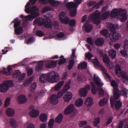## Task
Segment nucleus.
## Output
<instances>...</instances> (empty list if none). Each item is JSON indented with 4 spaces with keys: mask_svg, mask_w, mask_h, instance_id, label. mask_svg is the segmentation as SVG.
Wrapping results in <instances>:
<instances>
[{
    "mask_svg": "<svg viewBox=\"0 0 128 128\" xmlns=\"http://www.w3.org/2000/svg\"><path fill=\"white\" fill-rule=\"evenodd\" d=\"M59 79V76L57 72L52 71L46 74L41 75L40 77L39 80L42 83H45L47 80L49 82L54 83L58 82Z\"/></svg>",
    "mask_w": 128,
    "mask_h": 128,
    "instance_id": "1",
    "label": "nucleus"
},
{
    "mask_svg": "<svg viewBox=\"0 0 128 128\" xmlns=\"http://www.w3.org/2000/svg\"><path fill=\"white\" fill-rule=\"evenodd\" d=\"M30 4L29 2H28L25 6V12L28 14L30 13V15L26 16H24L22 14L20 16L22 19L24 18L28 19V20L30 21L32 19V6H30Z\"/></svg>",
    "mask_w": 128,
    "mask_h": 128,
    "instance_id": "3",
    "label": "nucleus"
},
{
    "mask_svg": "<svg viewBox=\"0 0 128 128\" xmlns=\"http://www.w3.org/2000/svg\"><path fill=\"white\" fill-rule=\"evenodd\" d=\"M76 9H74L70 11V14L71 16L74 17L76 16Z\"/></svg>",
    "mask_w": 128,
    "mask_h": 128,
    "instance_id": "55",
    "label": "nucleus"
},
{
    "mask_svg": "<svg viewBox=\"0 0 128 128\" xmlns=\"http://www.w3.org/2000/svg\"><path fill=\"white\" fill-rule=\"evenodd\" d=\"M120 36L118 33L116 32H113L109 35V37L110 39L112 41H115L119 39Z\"/></svg>",
    "mask_w": 128,
    "mask_h": 128,
    "instance_id": "12",
    "label": "nucleus"
},
{
    "mask_svg": "<svg viewBox=\"0 0 128 128\" xmlns=\"http://www.w3.org/2000/svg\"><path fill=\"white\" fill-rule=\"evenodd\" d=\"M51 10V8L49 6H46L43 8L42 10V12L44 13H45L48 11H50Z\"/></svg>",
    "mask_w": 128,
    "mask_h": 128,
    "instance_id": "62",
    "label": "nucleus"
},
{
    "mask_svg": "<svg viewBox=\"0 0 128 128\" xmlns=\"http://www.w3.org/2000/svg\"><path fill=\"white\" fill-rule=\"evenodd\" d=\"M60 58L62 59L60 60L58 62V64L59 65H61L62 64H64L66 61V58H64L63 56H61L60 57Z\"/></svg>",
    "mask_w": 128,
    "mask_h": 128,
    "instance_id": "51",
    "label": "nucleus"
},
{
    "mask_svg": "<svg viewBox=\"0 0 128 128\" xmlns=\"http://www.w3.org/2000/svg\"><path fill=\"white\" fill-rule=\"evenodd\" d=\"M18 19V18H16L14 19L11 22V24L12 22H14V29L18 28L20 24V22L19 21H17Z\"/></svg>",
    "mask_w": 128,
    "mask_h": 128,
    "instance_id": "35",
    "label": "nucleus"
},
{
    "mask_svg": "<svg viewBox=\"0 0 128 128\" xmlns=\"http://www.w3.org/2000/svg\"><path fill=\"white\" fill-rule=\"evenodd\" d=\"M104 42V40L102 38H99L96 40L95 42L96 45L100 46L103 44Z\"/></svg>",
    "mask_w": 128,
    "mask_h": 128,
    "instance_id": "31",
    "label": "nucleus"
},
{
    "mask_svg": "<svg viewBox=\"0 0 128 128\" xmlns=\"http://www.w3.org/2000/svg\"><path fill=\"white\" fill-rule=\"evenodd\" d=\"M100 12L98 10H96L93 14L90 15L89 18L91 20L97 25H98L100 23L101 20Z\"/></svg>",
    "mask_w": 128,
    "mask_h": 128,
    "instance_id": "2",
    "label": "nucleus"
},
{
    "mask_svg": "<svg viewBox=\"0 0 128 128\" xmlns=\"http://www.w3.org/2000/svg\"><path fill=\"white\" fill-rule=\"evenodd\" d=\"M76 50L75 49L72 50V56L71 57V60H70L69 62V64L68 68V70H70L74 64V58L75 56V52Z\"/></svg>",
    "mask_w": 128,
    "mask_h": 128,
    "instance_id": "10",
    "label": "nucleus"
},
{
    "mask_svg": "<svg viewBox=\"0 0 128 128\" xmlns=\"http://www.w3.org/2000/svg\"><path fill=\"white\" fill-rule=\"evenodd\" d=\"M39 114V112L38 110L32 109V118L37 117L38 116Z\"/></svg>",
    "mask_w": 128,
    "mask_h": 128,
    "instance_id": "49",
    "label": "nucleus"
},
{
    "mask_svg": "<svg viewBox=\"0 0 128 128\" xmlns=\"http://www.w3.org/2000/svg\"><path fill=\"white\" fill-rule=\"evenodd\" d=\"M43 63L42 61L38 62V64L36 66V70L37 71H39L43 69Z\"/></svg>",
    "mask_w": 128,
    "mask_h": 128,
    "instance_id": "28",
    "label": "nucleus"
},
{
    "mask_svg": "<svg viewBox=\"0 0 128 128\" xmlns=\"http://www.w3.org/2000/svg\"><path fill=\"white\" fill-rule=\"evenodd\" d=\"M78 6L74 2H70L67 3L66 4V7L70 9L72 8H76Z\"/></svg>",
    "mask_w": 128,
    "mask_h": 128,
    "instance_id": "24",
    "label": "nucleus"
},
{
    "mask_svg": "<svg viewBox=\"0 0 128 128\" xmlns=\"http://www.w3.org/2000/svg\"><path fill=\"white\" fill-rule=\"evenodd\" d=\"M100 34L105 36L106 37H107L110 35L108 33V30L106 29H103L100 31Z\"/></svg>",
    "mask_w": 128,
    "mask_h": 128,
    "instance_id": "42",
    "label": "nucleus"
},
{
    "mask_svg": "<svg viewBox=\"0 0 128 128\" xmlns=\"http://www.w3.org/2000/svg\"><path fill=\"white\" fill-rule=\"evenodd\" d=\"M113 97H112L113 99L117 100L118 99L120 96V91L118 88H114L113 89Z\"/></svg>",
    "mask_w": 128,
    "mask_h": 128,
    "instance_id": "11",
    "label": "nucleus"
},
{
    "mask_svg": "<svg viewBox=\"0 0 128 128\" xmlns=\"http://www.w3.org/2000/svg\"><path fill=\"white\" fill-rule=\"evenodd\" d=\"M99 67L100 70L102 71V73L105 75L106 78H108L109 80H111L110 77L107 73L105 68L101 65H100Z\"/></svg>",
    "mask_w": 128,
    "mask_h": 128,
    "instance_id": "22",
    "label": "nucleus"
},
{
    "mask_svg": "<svg viewBox=\"0 0 128 128\" xmlns=\"http://www.w3.org/2000/svg\"><path fill=\"white\" fill-rule=\"evenodd\" d=\"M126 49L124 48V49L121 50L120 52V53L122 56L125 57H127L128 56L127 54V51Z\"/></svg>",
    "mask_w": 128,
    "mask_h": 128,
    "instance_id": "54",
    "label": "nucleus"
},
{
    "mask_svg": "<svg viewBox=\"0 0 128 128\" xmlns=\"http://www.w3.org/2000/svg\"><path fill=\"white\" fill-rule=\"evenodd\" d=\"M14 78H18V80L20 81L24 79L26 75L25 73H23L21 74V73L19 70H16L12 74Z\"/></svg>",
    "mask_w": 128,
    "mask_h": 128,
    "instance_id": "7",
    "label": "nucleus"
},
{
    "mask_svg": "<svg viewBox=\"0 0 128 128\" xmlns=\"http://www.w3.org/2000/svg\"><path fill=\"white\" fill-rule=\"evenodd\" d=\"M109 55L112 59L114 58L116 56V52L115 50L111 49L108 51Z\"/></svg>",
    "mask_w": 128,
    "mask_h": 128,
    "instance_id": "33",
    "label": "nucleus"
},
{
    "mask_svg": "<svg viewBox=\"0 0 128 128\" xmlns=\"http://www.w3.org/2000/svg\"><path fill=\"white\" fill-rule=\"evenodd\" d=\"M71 83L70 80H69L68 82L63 87V91L64 92H66L70 88V85Z\"/></svg>",
    "mask_w": 128,
    "mask_h": 128,
    "instance_id": "34",
    "label": "nucleus"
},
{
    "mask_svg": "<svg viewBox=\"0 0 128 128\" xmlns=\"http://www.w3.org/2000/svg\"><path fill=\"white\" fill-rule=\"evenodd\" d=\"M38 24L40 26H41L43 25L44 27L46 28H50L52 27L51 20L47 17L45 18H43L42 22L40 21Z\"/></svg>",
    "mask_w": 128,
    "mask_h": 128,
    "instance_id": "5",
    "label": "nucleus"
},
{
    "mask_svg": "<svg viewBox=\"0 0 128 128\" xmlns=\"http://www.w3.org/2000/svg\"><path fill=\"white\" fill-rule=\"evenodd\" d=\"M110 13V12L108 11L103 13L101 15V19L103 20L106 19L109 16Z\"/></svg>",
    "mask_w": 128,
    "mask_h": 128,
    "instance_id": "45",
    "label": "nucleus"
},
{
    "mask_svg": "<svg viewBox=\"0 0 128 128\" xmlns=\"http://www.w3.org/2000/svg\"><path fill=\"white\" fill-rule=\"evenodd\" d=\"M18 102L19 104H23L26 102L27 98L24 95L21 94L17 98Z\"/></svg>",
    "mask_w": 128,
    "mask_h": 128,
    "instance_id": "15",
    "label": "nucleus"
},
{
    "mask_svg": "<svg viewBox=\"0 0 128 128\" xmlns=\"http://www.w3.org/2000/svg\"><path fill=\"white\" fill-rule=\"evenodd\" d=\"M76 22L74 20H70L69 22V26H73L75 25Z\"/></svg>",
    "mask_w": 128,
    "mask_h": 128,
    "instance_id": "63",
    "label": "nucleus"
},
{
    "mask_svg": "<svg viewBox=\"0 0 128 128\" xmlns=\"http://www.w3.org/2000/svg\"><path fill=\"white\" fill-rule=\"evenodd\" d=\"M58 100L57 95L53 94L52 95L50 99V102L53 105L56 104L58 102Z\"/></svg>",
    "mask_w": 128,
    "mask_h": 128,
    "instance_id": "17",
    "label": "nucleus"
},
{
    "mask_svg": "<svg viewBox=\"0 0 128 128\" xmlns=\"http://www.w3.org/2000/svg\"><path fill=\"white\" fill-rule=\"evenodd\" d=\"M83 102V100L81 98H79L76 101L75 105L78 107H80L82 105Z\"/></svg>",
    "mask_w": 128,
    "mask_h": 128,
    "instance_id": "36",
    "label": "nucleus"
},
{
    "mask_svg": "<svg viewBox=\"0 0 128 128\" xmlns=\"http://www.w3.org/2000/svg\"><path fill=\"white\" fill-rule=\"evenodd\" d=\"M104 62L107 64L109 63L110 60L109 58L106 54H104L102 57Z\"/></svg>",
    "mask_w": 128,
    "mask_h": 128,
    "instance_id": "40",
    "label": "nucleus"
},
{
    "mask_svg": "<svg viewBox=\"0 0 128 128\" xmlns=\"http://www.w3.org/2000/svg\"><path fill=\"white\" fill-rule=\"evenodd\" d=\"M77 111V110L74 108V104H70L66 108L64 113L66 115L70 114L71 117H74L76 115Z\"/></svg>",
    "mask_w": 128,
    "mask_h": 128,
    "instance_id": "4",
    "label": "nucleus"
},
{
    "mask_svg": "<svg viewBox=\"0 0 128 128\" xmlns=\"http://www.w3.org/2000/svg\"><path fill=\"white\" fill-rule=\"evenodd\" d=\"M10 99L8 97L6 99L4 104L5 107H7L10 104Z\"/></svg>",
    "mask_w": 128,
    "mask_h": 128,
    "instance_id": "57",
    "label": "nucleus"
},
{
    "mask_svg": "<svg viewBox=\"0 0 128 128\" xmlns=\"http://www.w3.org/2000/svg\"><path fill=\"white\" fill-rule=\"evenodd\" d=\"M72 97V93L69 92H67L64 96V100L65 102H69Z\"/></svg>",
    "mask_w": 128,
    "mask_h": 128,
    "instance_id": "18",
    "label": "nucleus"
},
{
    "mask_svg": "<svg viewBox=\"0 0 128 128\" xmlns=\"http://www.w3.org/2000/svg\"><path fill=\"white\" fill-rule=\"evenodd\" d=\"M120 19L121 21L124 22L127 19L126 14L124 13L121 14L120 17Z\"/></svg>",
    "mask_w": 128,
    "mask_h": 128,
    "instance_id": "46",
    "label": "nucleus"
},
{
    "mask_svg": "<svg viewBox=\"0 0 128 128\" xmlns=\"http://www.w3.org/2000/svg\"><path fill=\"white\" fill-rule=\"evenodd\" d=\"M90 86L89 85H87L84 88L80 89L79 92V94L80 96H86L87 94L88 90H90Z\"/></svg>",
    "mask_w": 128,
    "mask_h": 128,
    "instance_id": "8",
    "label": "nucleus"
},
{
    "mask_svg": "<svg viewBox=\"0 0 128 128\" xmlns=\"http://www.w3.org/2000/svg\"><path fill=\"white\" fill-rule=\"evenodd\" d=\"M23 30L22 26H20L18 28L14 29V34L16 35H20L22 33Z\"/></svg>",
    "mask_w": 128,
    "mask_h": 128,
    "instance_id": "26",
    "label": "nucleus"
},
{
    "mask_svg": "<svg viewBox=\"0 0 128 128\" xmlns=\"http://www.w3.org/2000/svg\"><path fill=\"white\" fill-rule=\"evenodd\" d=\"M117 16L118 15L117 13V9H116L112 10L110 16L114 18Z\"/></svg>",
    "mask_w": 128,
    "mask_h": 128,
    "instance_id": "50",
    "label": "nucleus"
},
{
    "mask_svg": "<svg viewBox=\"0 0 128 128\" xmlns=\"http://www.w3.org/2000/svg\"><path fill=\"white\" fill-rule=\"evenodd\" d=\"M96 52L99 55L100 57V58H101L104 55V53L100 49H96Z\"/></svg>",
    "mask_w": 128,
    "mask_h": 128,
    "instance_id": "60",
    "label": "nucleus"
},
{
    "mask_svg": "<svg viewBox=\"0 0 128 128\" xmlns=\"http://www.w3.org/2000/svg\"><path fill=\"white\" fill-rule=\"evenodd\" d=\"M56 64V61L50 60L47 62L45 64V66L46 68H50L55 67Z\"/></svg>",
    "mask_w": 128,
    "mask_h": 128,
    "instance_id": "13",
    "label": "nucleus"
},
{
    "mask_svg": "<svg viewBox=\"0 0 128 128\" xmlns=\"http://www.w3.org/2000/svg\"><path fill=\"white\" fill-rule=\"evenodd\" d=\"M108 100L105 98L103 100H101L99 102V104L100 106H103L104 105L106 104L107 103Z\"/></svg>",
    "mask_w": 128,
    "mask_h": 128,
    "instance_id": "48",
    "label": "nucleus"
},
{
    "mask_svg": "<svg viewBox=\"0 0 128 128\" xmlns=\"http://www.w3.org/2000/svg\"><path fill=\"white\" fill-rule=\"evenodd\" d=\"M6 113L8 116L12 117L14 116L15 112L13 109L10 108H8L6 110Z\"/></svg>",
    "mask_w": 128,
    "mask_h": 128,
    "instance_id": "21",
    "label": "nucleus"
},
{
    "mask_svg": "<svg viewBox=\"0 0 128 128\" xmlns=\"http://www.w3.org/2000/svg\"><path fill=\"white\" fill-rule=\"evenodd\" d=\"M93 103V99L90 97H88L85 102V104L88 106H91Z\"/></svg>",
    "mask_w": 128,
    "mask_h": 128,
    "instance_id": "25",
    "label": "nucleus"
},
{
    "mask_svg": "<svg viewBox=\"0 0 128 128\" xmlns=\"http://www.w3.org/2000/svg\"><path fill=\"white\" fill-rule=\"evenodd\" d=\"M39 9L36 6H32V19L39 15Z\"/></svg>",
    "mask_w": 128,
    "mask_h": 128,
    "instance_id": "19",
    "label": "nucleus"
},
{
    "mask_svg": "<svg viewBox=\"0 0 128 128\" xmlns=\"http://www.w3.org/2000/svg\"><path fill=\"white\" fill-rule=\"evenodd\" d=\"M124 47L125 49H128V40H126L124 41Z\"/></svg>",
    "mask_w": 128,
    "mask_h": 128,
    "instance_id": "64",
    "label": "nucleus"
},
{
    "mask_svg": "<svg viewBox=\"0 0 128 128\" xmlns=\"http://www.w3.org/2000/svg\"><path fill=\"white\" fill-rule=\"evenodd\" d=\"M54 120L53 119H51L50 120L48 124V128H53L54 125Z\"/></svg>",
    "mask_w": 128,
    "mask_h": 128,
    "instance_id": "53",
    "label": "nucleus"
},
{
    "mask_svg": "<svg viewBox=\"0 0 128 128\" xmlns=\"http://www.w3.org/2000/svg\"><path fill=\"white\" fill-rule=\"evenodd\" d=\"M63 118V116L61 114H58L56 118L55 122H56L59 124L61 123Z\"/></svg>",
    "mask_w": 128,
    "mask_h": 128,
    "instance_id": "32",
    "label": "nucleus"
},
{
    "mask_svg": "<svg viewBox=\"0 0 128 128\" xmlns=\"http://www.w3.org/2000/svg\"><path fill=\"white\" fill-rule=\"evenodd\" d=\"M64 83V81H62L58 82L54 87V89L56 91L59 90L63 86Z\"/></svg>",
    "mask_w": 128,
    "mask_h": 128,
    "instance_id": "27",
    "label": "nucleus"
},
{
    "mask_svg": "<svg viewBox=\"0 0 128 128\" xmlns=\"http://www.w3.org/2000/svg\"><path fill=\"white\" fill-rule=\"evenodd\" d=\"M12 66H9L7 68V70L8 72L6 70V69L5 68H4L2 70V73L4 74H5L6 76H8L10 75V71L11 69Z\"/></svg>",
    "mask_w": 128,
    "mask_h": 128,
    "instance_id": "39",
    "label": "nucleus"
},
{
    "mask_svg": "<svg viewBox=\"0 0 128 128\" xmlns=\"http://www.w3.org/2000/svg\"><path fill=\"white\" fill-rule=\"evenodd\" d=\"M4 82L8 86V88L9 87H11L13 86L14 85L13 81L11 80H7Z\"/></svg>",
    "mask_w": 128,
    "mask_h": 128,
    "instance_id": "38",
    "label": "nucleus"
},
{
    "mask_svg": "<svg viewBox=\"0 0 128 128\" xmlns=\"http://www.w3.org/2000/svg\"><path fill=\"white\" fill-rule=\"evenodd\" d=\"M8 86L4 82L0 84V92L4 93L6 92L8 90Z\"/></svg>",
    "mask_w": 128,
    "mask_h": 128,
    "instance_id": "20",
    "label": "nucleus"
},
{
    "mask_svg": "<svg viewBox=\"0 0 128 128\" xmlns=\"http://www.w3.org/2000/svg\"><path fill=\"white\" fill-rule=\"evenodd\" d=\"M92 62L96 66H98L99 65V63L97 58H95V59H92Z\"/></svg>",
    "mask_w": 128,
    "mask_h": 128,
    "instance_id": "58",
    "label": "nucleus"
},
{
    "mask_svg": "<svg viewBox=\"0 0 128 128\" xmlns=\"http://www.w3.org/2000/svg\"><path fill=\"white\" fill-rule=\"evenodd\" d=\"M121 76L124 79L126 80L128 76L126 74V72L125 71L122 72Z\"/></svg>",
    "mask_w": 128,
    "mask_h": 128,
    "instance_id": "59",
    "label": "nucleus"
},
{
    "mask_svg": "<svg viewBox=\"0 0 128 128\" xmlns=\"http://www.w3.org/2000/svg\"><path fill=\"white\" fill-rule=\"evenodd\" d=\"M66 13L64 12H60V18L62 23L67 24L69 23V18L66 16Z\"/></svg>",
    "mask_w": 128,
    "mask_h": 128,
    "instance_id": "9",
    "label": "nucleus"
},
{
    "mask_svg": "<svg viewBox=\"0 0 128 128\" xmlns=\"http://www.w3.org/2000/svg\"><path fill=\"white\" fill-rule=\"evenodd\" d=\"M100 122V118H94V126H96Z\"/></svg>",
    "mask_w": 128,
    "mask_h": 128,
    "instance_id": "56",
    "label": "nucleus"
},
{
    "mask_svg": "<svg viewBox=\"0 0 128 128\" xmlns=\"http://www.w3.org/2000/svg\"><path fill=\"white\" fill-rule=\"evenodd\" d=\"M116 72L117 74H120L122 72V70L120 65L116 64L115 65Z\"/></svg>",
    "mask_w": 128,
    "mask_h": 128,
    "instance_id": "47",
    "label": "nucleus"
},
{
    "mask_svg": "<svg viewBox=\"0 0 128 128\" xmlns=\"http://www.w3.org/2000/svg\"><path fill=\"white\" fill-rule=\"evenodd\" d=\"M99 95L100 96H102L104 95V92L103 90L101 88L98 89Z\"/></svg>",
    "mask_w": 128,
    "mask_h": 128,
    "instance_id": "61",
    "label": "nucleus"
},
{
    "mask_svg": "<svg viewBox=\"0 0 128 128\" xmlns=\"http://www.w3.org/2000/svg\"><path fill=\"white\" fill-rule=\"evenodd\" d=\"M48 116L45 114L42 113L39 116L40 120L42 122H45L47 120Z\"/></svg>",
    "mask_w": 128,
    "mask_h": 128,
    "instance_id": "29",
    "label": "nucleus"
},
{
    "mask_svg": "<svg viewBox=\"0 0 128 128\" xmlns=\"http://www.w3.org/2000/svg\"><path fill=\"white\" fill-rule=\"evenodd\" d=\"M107 27L111 33L115 32L118 28V26L117 25L113 24L110 23L108 24Z\"/></svg>",
    "mask_w": 128,
    "mask_h": 128,
    "instance_id": "14",
    "label": "nucleus"
},
{
    "mask_svg": "<svg viewBox=\"0 0 128 128\" xmlns=\"http://www.w3.org/2000/svg\"><path fill=\"white\" fill-rule=\"evenodd\" d=\"M111 106L113 108L114 106L115 109L116 110H119L120 109L122 106V103L120 100L115 101V99L110 98V99Z\"/></svg>",
    "mask_w": 128,
    "mask_h": 128,
    "instance_id": "6",
    "label": "nucleus"
},
{
    "mask_svg": "<svg viewBox=\"0 0 128 128\" xmlns=\"http://www.w3.org/2000/svg\"><path fill=\"white\" fill-rule=\"evenodd\" d=\"M10 122L11 125L13 127L15 128L17 126L16 122L14 118H11Z\"/></svg>",
    "mask_w": 128,
    "mask_h": 128,
    "instance_id": "44",
    "label": "nucleus"
},
{
    "mask_svg": "<svg viewBox=\"0 0 128 128\" xmlns=\"http://www.w3.org/2000/svg\"><path fill=\"white\" fill-rule=\"evenodd\" d=\"M111 85L114 88H118V84L117 82L115 80H112L110 82Z\"/></svg>",
    "mask_w": 128,
    "mask_h": 128,
    "instance_id": "52",
    "label": "nucleus"
},
{
    "mask_svg": "<svg viewBox=\"0 0 128 128\" xmlns=\"http://www.w3.org/2000/svg\"><path fill=\"white\" fill-rule=\"evenodd\" d=\"M90 84L92 86L91 91L92 93L94 94H96L97 93V90L98 89L96 88L93 82H91Z\"/></svg>",
    "mask_w": 128,
    "mask_h": 128,
    "instance_id": "30",
    "label": "nucleus"
},
{
    "mask_svg": "<svg viewBox=\"0 0 128 128\" xmlns=\"http://www.w3.org/2000/svg\"><path fill=\"white\" fill-rule=\"evenodd\" d=\"M32 81V76L30 77L28 79L25 80L24 82L23 85L24 86H28L31 83Z\"/></svg>",
    "mask_w": 128,
    "mask_h": 128,
    "instance_id": "37",
    "label": "nucleus"
},
{
    "mask_svg": "<svg viewBox=\"0 0 128 128\" xmlns=\"http://www.w3.org/2000/svg\"><path fill=\"white\" fill-rule=\"evenodd\" d=\"M89 22V20H87L84 25L85 28V31L87 32H90L92 28V25L90 24Z\"/></svg>",
    "mask_w": 128,
    "mask_h": 128,
    "instance_id": "16",
    "label": "nucleus"
},
{
    "mask_svg": "<svg viewBox=\"0 0 128 128\" xmlns=\"http://www.w3.org/2000/svg\"><path fill=\"white\" fill-rule=\"evenodd\" d=\"M94 82L96 84L97 86L100 87H101L103 85V84L100 82V80L99 78L98 77L96 76V74H95L94 75Z\"/></svg>",
    "mask_w": 128,
    "mask_h": 128,
    "instance_id": "23",
    "label": "nucleus"
},
{
    "mask_svg": "<svg viewBox=\"0 0 128 128\" xmlns=\"http://www.w3.org/2000/svg\"><path fill=\"white\" fill-rule=\"evenodd\" d=\"M48 1L51 5L53 6H57L60 4L59 2H56L54 0H48Z\"/></svg>",
    "mask_w": 128,
    "mask_h": 128,
    "instance_id": "43",
    "label": "nucleus"
},
{
    "mask_svg": "<svg viewBox=\"0 0 128 128\" xmlns=\"http://www.w3.org/2000/svg\"><path fill=\"white\" fill-rule=\"evenodd\" d=\"M87 66V64L85 62H84L83 63L81 62L80 64H79L78 66V68L79 70L80 69V68L82 69H86V68Z\"/></svg>",
    "mask_w": 128,
    "mask_h": 128,
    "instance_id": "41",
    "label": "nucleus"
}]
</instances>
